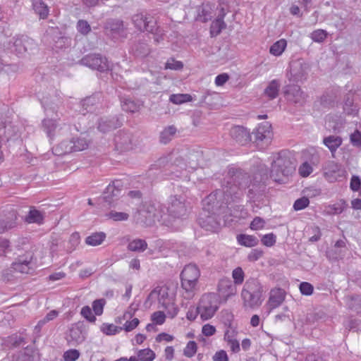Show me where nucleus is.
Masks as SVG:
<instances>
[{"label": "nucleus", "instance_id": "39448f33", "mask_svg": "<svg viewBox=\"0 0 361 361\" xmlns=\"http://www.w3.org/2000/svg\"><path fill=\"white\" fill-rule=\"evenodd\" d=\"M293 164L289 157L284 154L279 153L271 165V177L278 183L283 182L282 177H288L294 171Z\"/></svg>", "mask_w": 361, "mask_h": 361}, {"label": "nucleus", "instance_id": "79ce46f5", "mask_svg": "<svg viewBox=\"0 0 361 361\" xmlns=\"http://www.w3.org/2000/svg\"><path fill=\"white\" fill-rule=\"evenodd\" d=\"M226 24L221 19L216 18L211 25L210 33L212 37L217 36L221 32V30L226 28Z\"/></svg>", "mask_w": 361, "mask_h": 361}, {"label": "nucleus", "instance_id": "338daca9", "mask_svg": "<svg viewBox=\"0 0 361 361\" xmlns=\"http://www.w3.org/2000/svg\"><path fill=\"white\" fill-rule=\"evenodd\" d=\"M276 236L271 233L262 236V243L267 247H271L276 243Z\"/></svg>", "mask_w": 361, "mask_h": 361}, {"label": "nucleus", "instance_id": "393cba45", "mask_svg": "<svg viewBox=\"0 0 361 361\" xmlns=\"http://www.w3.org/2000/svg\"><path fill=\"white\" fill-rule=\"evenodd\" d=\"M225 315L226 317V318L224 320V323L226 326H228V328L225 331V334H224V341H231V340H235V339H237V334H238V331H236V329L232 326V321H233V314L226 311L225 312Z\"/></svg>", "mask_w": 361, "mask_h": 361}, {"label": "nucleus", "instance_id": "5701e85b", "mask_svg": "<svg viewBox=\"0 0 361 361\" xmlns=\"http://www.w3.org/2000/svg\"><path fill=\"white\" fill-rule=\"evenodd\" d=\"M31 39L25 36L13 38L12 46L10 49L11 51L15 52L17 55H22L26 52L27 45L31 43Z\"/></svg>", "mask_w": 361, "mask_h": 361}, {"label": "nucleus", "instance_id": "6e6552de", "mask_svg": "<svg viewBox=\"0 0 361 361\" xmlns=\"http://www.w3.org/2000/svg\"><path fill=\"white\" fill-rule=\"evenodd\" d=\"M80 63L91 69L100 72H104L109 68L106 58L99 54H87L82 58Z\"/></svg>", "mask_w": 361, "mask_h": 361}, {"label": "nucleus", "instance_id": "c03bdc74", "mask_svg": "<svg viewBox=\"0 0 361 361\" xmlns=\"http://www.w3.org/2000/svg\"><path fill=\"white\" fill-rule=\"evenodd\" d=\"M30 261L27 260H18L13 263V268L15 271L22 274H28L30 270Z\"/></svg>", "mask_w": 361, "mask_h": 361}, {"label": "nucleus", "instance_id": "09e8293b", "mask_svg": "<svg viewBox=\"0 0 361 361\" xmlns=\"http://www.w3.org/2000/svg\"><path fill=\"white\" fill-rule=\"evenodd\" d=\"M174 165L178 169H177V172H180L182 170H187L191 169L192 170L196 169L197 164L196 163L189 162V165H188L185 160L183 158H178L174 161Z\"/></svg>", "mask_w": 361, "mask_h": 361}, {"label": "nucleus", "instance_id": "c85d7f7f", "mask_svg": "<svg viewBox=\"0 0 361 361\" xmlns=\"http://www.w3.org/2000/svg\"><path fill=\"white\" fill-rule=\"evenodd\" d=\"M132 51L137 56L144 57L150 52V49L146 41H138L132 46Z\"/></svg>", "mask_w": 361, "mask_h": 361}, {"label": "nucleus", "instance_id": "864d4df0", "mask_svg": "<svg viewBox=\"0 0 361 361\" xmlns=\"http://www.w3.org/2000/svg\"><path fill=\"white\" fill-rule=\"evenodd\" d=\"M106 216L109 219H113L116 221H126L129 217V215L126 212H119L116 211H111L106 214Z\"/></svg>", "mask_w": 361, "mask_h": 361}, {"label": "nucleus", "instance_id": "8fccbe9b", "mask_svg": "<svg viewBox=\"0 0 361 361\" xmlns=\"http://www.w3.org/2000/svg\"><path fill=\"white\" fill-rule=\"evenodd\" d=\"M9 220L6 222L0 221V233H3L5 231L10 229L16 225V215L14 212L10 214Z\"/></svg>", "mask_w": 361, "mask_h": 361}, {"label": "nucleus", "instance_id": "13d9d810", "mask_svg": "<svg viewBox=\"0 0 361 361\" xmlns=\"http://www.w3.org/2000/svg\"><path fill=\"white\" fill-rule=\"evenodd\" d=\"M197 344L195 341H189L183 350V355L187 357H192L197 352Z\"/></svg>", "mask_w": 361, "mask_h": 361}, {"label": "nucleus", "instance_id": "473e14b6", "mask_svg": "<svg viewBox=\"0 0 361 361\" xmlns=\"http://www.w3.org/2000/svg\"><path fill=\"white\" fill-rule=\"evenodd\" d=\"M147 248V243L143 239L136 238L129 242L128 250L135 252H142Z\"/></svg>", "mask_w": 361, "mask_h": 361}, {"label": "nucleus", "instance_id": "a211bd4d", "mask_svg": "<svg viewBox=\"0 0 361 361\" xmlns=\"http://www.w3.org/2000/svg\"><path fill=\"white\" fill-rule=\"evenodd\" d=\"M122 121L117 116L102 117L99 119L97 128L102 133H106L120 127Z\"/></svg>", "mask_w": 361, "mask_h": 361}, {"label": "nucleus", "instance_id": "f257e3e1", "mask_svg": "<svg viewBox=\"0 0 361 361\" xmlns=\"http://www.w3.org/2000/svg\"><path fill=\"white\" fill-rule=\"evenodd\" d=\"M228 175L224 180L223 190L216 191L214 194H210L207 198V201L209 203L217 197L219 199L222 197L220 209L224 207L222 204L228 207L232 202L240 200L246 189H247V195L250 199L255 198L264 189L261 178H258L257 176L251 179L247 173L238 169L229 170Z\"/></svg>", "mask_w": 361, "mask_h": 361}, {"label": "nucleus", "instance_id": "72a5a7b5", "mask_svg": "<svg viewBox=\"0 0 361 361\" xmlns=\"http://www.w3.org/2000/svg\"><path fill=\"white\" fill-rule=\"evenodd\" d=\"M237 240L240 245L249 247L256 246L259 243V240L257 237L247 234L238 235L237 236Z\"/></svg>", "mask_w": 361, "mask_h": 361}, {"label": "nucleus", "instance_id": "49530a36", "mask_svg": "<svg viewBox=\"0 0 361 361\" xmlns=\"http://www.w3.org/2000/svg\"><path fill=\"white\" fill-rule=\"evenodd\" d=\"M232 278L233 279V283L235 286H240L243 284L245 279V272L243 269L240 267H236L232 271Z\"/></svg>", "mask_w": 361, "mask_h": 361}, {"label": "nucleus", "instance_id": "423d86ee", "mask_svg": "<svg viewBox=\"0 0 361 361\" xmlns=\"http://www.w3.org/2000/svg\"><path fill=\"white\" fill-rule=\"evenodd\" d=\"M147 226L161 221L165 215L159 203H146L140 212Z\"/></svg>", "mask_w": 361, "mask_h": 361}, {"label": "nucleus", "instance_id": "4d7b16f0", "mask_svg": "<svg viewBox=\"0 0 361 361\" xmlns=\"http://www.w3.org/2000/svg\"><path fill=\"white\" fill-rule=\"evenodd\" d=\"M80 353L76 349H70L63 353L64 361H76L80 357Z\"/></svg>", "mask_w": 361, "mask_h": 361}, {"label": "nucleus", "instance_id": "5fc2aeb1", "mask_svg": "<svg viewBox=\"0 0 361 361\" xmlns=\"http://www.w3.org/2000/svg\"><path fill=\"white\" fill-rule=\"evenodd\" d=\"M74 143V152L85 149L89 145V142L85 137L73 138Z\"/></svg>", "mask_w": 361, "mask_h": 361}, {"label": "nucleus", "instance_id": "3c124183", "mask_svg": "<svg viewBox=\"0 0 361 361\" xmlns=\"http://www.w3.org/2000/svg\"><path fill=\"white\" fill-rule=\"evenodd\" d=\"M327 35L326 30L318 29L310 34V38L315 42L322 43L326 39Z\"/></svg>", "mask_w": 361, "mask_h": 361}, {"label": "nucleus", "instance_id": "774afa93", "mask_svg": "<svg viewBox=\"0 0 361 361\" xmlns=\"http://www.w3.org/2000/svg\"><path fill=\"white\" fill-rule=\"evenodd\" d=\"M166 315L162 311H157L154 312L152 315V321L157 324L161 325L164 323Z\"/></svg>", "mask_w": 361, "mask_h": 361}, {"label": "nucleus", "instance_id": "f03ea898", "mask_svg": "<svg viewBox=\"0 0 361 361\" xmlns=\"http://www.w3.org/2000/svg\"><path fill=\"white\" fill-rule=\"evenodd\" d=\"M264 287L257 279L251 278L246 281L240 296L245 308L254 309L259 307L263 302Z\"/></svg>", "mask_w": 361, "mask_h": 361}, {"label": "nucleus", "instance_id": "a19ab883", "mask_svg": "<svg viewBox=\"0 0 361 361\" xmlns=\"http://www.w3.org/2000/svg\"><path fill=\"white\" fill-rule=\"evenodd\" d=\"M176 133V128L173 126L166 128L160 135V141L161 143L167 144Z\"/></svg>", "mask_w": 361, "mask_h": 361}, {"label": "nucleus", "instance_id": "2eb2a0df", "mask_svg": "<svg viewBox=\"0 0 361 361\" xmlns=\"http://www.w3.org/2000/svg\"><path fill=\"white\" fill-rule=\"evenodd\" d=\"M200 226L207 231L216 232L220 226V221L216 213L212 214H201L198 219Z\"/></svg>", "mask_w": 361, "mask_h": 361}, {"label": "nucleus", "instance_id": "de8ad7c7", "mask_svg": "<svg viewBox=\"0 0 361 361\" xmlns=\"http://www.w3.org/2000/svg\"><path fill=\"white\" fill-rule=\"evenodd\" d=\"M159 307H163L166 311L165 314L170 318H174L178 312V308L174 304L173 300H171L169 304H164Z\"/></svg>", "mask_w": 361, "mask_h": 361}, {"label": "nucleus", "instance_id": "c756f323", "mask_svg": "<svg viewBox=\"0 0 361 361\" xmlns=\"http://www.w3.org/2000/svg\"><path fill=\"white\" fill-rule=\"evenodd\" d=\"M32 7L40 18H47L49 14V8L42 0H32Z\"/></svg>", "mask_w": 361, "mask_h": 361}, {"label": "nucleus", "instance_id": "1a4fd4ad", "mask_svg": "<svg viewBox=\"0 0 361 361\" xmlns=\"http://www.w3.org/2000/svg\"><path fill=\"white\" fill-rule=\"evenodd\" d=\"M132 20L138 30L154 33L157 20L153 16L148 14L137 13L133 16Z\"/></svg>", "mask_w": 361, "mask_h": 361}, {"label": "nucleus", "instance_id": "9b49d317", "mask_svg": "<svg viewBox=\"0 0 361 361\" xmlns=\"http://www.w3.org/2000/svg\"><path fill=\"white\" fill-rule=\"evenodd\" d=\"M286 99L295 104L302 106L306 102L307 95L297 85H287L283 87Z\"/></svg>", "mask_w": 361, "mask_h": 361}, {"label": "nucleus", "instance_id": "0e129e2a", "mask_svg": "<svg viewBox=\"0 0 361 361\" xmlns=\"http://www.w3.org/2000/svg\"><path fill=\"white\" fill-rule=\"evenodd\" d=\"M106 302L104 299L96 300L92 303V309L96 315H101L103 313L104 306Z\"/></svg>", "mask_w": 361, "mask_h": 361}, {"label": "nucleus", "instance_id": "f3484780", "mask_svg": "<svg viewBox=\"0 0 361 361\" xmlns=\"http://www.w3.org/2000/svg\"><path fill=\"white\" fill-rule=\"evenodd\" d=\"M114 142L117 150H128L131 149L132 135L128 131L119 130L114 137Z\"/></svg>", "mask_w": 361, "mask_h": 361}, {"label": "nucleus", "instance_id": "a18cd8bd", "mask_svg": "<svg viewBox=\"0 0 361 361\" xmlns=\"http://www.w3.org/2000/svg\"><path fill=\"white\" fill-rule=\"evenodd\" d=\"M169 100L175 104H181L185 102H190L192 97L188 94H173L170 96Z\"/></svg>", "mask_w": 361, "mask_h": 361}, {"label": "nucleus", "instance_id": "20e7f679", "mask_svg": "<svg viewBox=\"0 0 361 361\" xmlns=\"http://www.w3.org/2000/svg\"><path fill=\"white\" fill-rule=\"evenodd\" d=\"M221 299L219 295L214 293L203 294L197 304V312L202 321L212 319L219 308Z\"/></svg>", "mask_w": 361, "mask_h": 361}, {"label": "nucleus", "instance_id": "052dcab7", "mask_svg": "<svg viewBox=\"0 0 361 361\" xmlns=\"http://www.w3.org/2000/svg\"><path fill=\"white\" fill-rule=\"evenodd\" d=\"M80 236L78 233H73L68 240V244L70 245L69 247H68V252H71L72 251L75 250L77 246L80 244Z\"/></svg>", "mask_w": 361, "mask_h": 361}, {"label": "nucleus", "instance_id": "9d476101", "mask_svg": "<svg viewBox=\"0 0 361 361\" xmlns=\"http://www.w3.org/2000/svg\"><path fill=\"white\" fill-rule=\"evenodd\" d=\"M307 160H305L298 169V173L302 177H307L313 172V166L317 165L319 161L318 152L314 149H309L304 153Z\"/></svg>", "mask_w": 361, "mask_h": 361}, {"label": "nucleus", "instance_id": "e2e57ef3", "mask_svg": "<svg viewBox=\"0 0 361 361\" xmlns=\"http://www.w3.org/2000/svg\"><path fill=\"white\" fill-rule=\"evenodd\" d=\"M310 204V200L306 197H300L296 200L293 204V209L295 211H300L306 208Z\"/></svg>", "mask_w": 361, "mask_h": 361}, {"label": "nucleus", "instance_id": "7ed1b4c3", "mask_svg": "<svg viewBox=\"0 0 361 361\" xmlns=\"http://www.w3.org/2000/svg\"><path fill=\"white\" fill-rule=\"evenodd\" d=\"M200 276L199 268L193 264L186 265L180 274L181 287L184 290L183 297L192 299L197 290L198 279Z\"/></svg>", "mask_w": 361, "mask_h": 361}, {"label": "nucleus", "instance_id": "2f4dec72", "mask_svg": "<svg viewBox=\"0 0 361 361\" xmlns=\"http://www.w3.org/2000/svg\"><path fill=\"white\" fill-rule=\"evenodd\" d=\"M280 82L278 80H271L264 90V95L269 99H275L279 94Z\"/></svg>", "mask_w": 361, "mask_h": 361}, {"label": "nucleus", "instance_id": "6ab92c4d", "mask_svg": "<svg viewBox=\"0 0 361 361\" xmlns=\"http://www.w3.org/2000/svg\"><path fill=\"white\" fill-rule=\"evenodd\" d=\"M324 170V176L330 182L336 181L344 175V171L341 169V165L334 161H329L325 166Z\"/></svg>", "mask_w": 361, "mask_h": 361}, {"label": "nucleus", "instance_id": "c9c22d12", "mask_svg": "<svg viewBox=\"0 0 361 361\" xmlns=\"http://www.w3.org/2000/svg\"><path fill=\"white\" fill-rule=\"evenodd\" d=\"M287 47V41L281 39L274 42L269 48V53L274 56H280Z\"/></svg>", "mask_w": 361, "mask_h": 361}, {"label": "nucleus", "instance_id": "0eeeda50", "mask_svg": "<svg viewBox=\"0 0 361 361\" xmlns=\"http://www.w3.org/2000/svg\"><path fill=\"white\" fill-rule=\"evenodd\" d=\"M310 71V65L302 59L292 61L290 63L287 77L290 82H298L306 79Z\"/></svg>", "mask_w": 361, "mask_h": 361}, {"label": "nucleus", "instance_id": "aec40b11", "mask_svg": "<svg viewBox=\"0 0 361 361\" xmlns=\"http://www.w3.org/2000/svg\"><path fill=\"white\" fill-rule=\"evenodd\" d=\"M286 298V292L280 288H273L270 290L267 305L270 310L279 307Z\"/></svg>", "mask_w": 361, "mask_h": 361}, {"label": "nucleus", "instance_id": "bf43d9fd", "mask_svg": "<svg viewBox=\"0 0 361 361\" xmlns=\"http://www.w3.org/2000/svg\"><path fill=\"white\" fill-rule=\"evenodd\" d=\"M211 7L209 5H203L200 11L199 17L202 22H207L212 17Z\"/></svg>", "mask_w": 361, "mask_h": 361}, {"label": "nucleus", "instance_id": "69168bd1", "mask_svg": "<svg viewBox=\"0 0 361 361\" xmlns=\"http://www.w3.org/2000/svg\"><path fill=\"white\" fill-rule=\"evenodd\" d=\"M344 203H336L329 206L327 214L330 215H336L341 214L344 210Z\"/></svg>", "mask_w": 361, "mask_h": 361}, {"label": "nucleus", "instance_id": "f704fd0d", "mask_svg": "<svg viewBox=\"0 0 361 361\" xmlns=\"http://www.w3.org/2000/svg\"><path fill=\"white\" fill-rule=\"evenodd\" d=\"M106 235L104 232H96L92 233L85 238V243L90 246H98L105 240Z\"/></svg>", "mask_w": 361, "mask_h": 361}, {"label": "nucleus", "instance_id": "f8f14e48", "mask_svg": "<svg viewBox=\"0 0 361 361\" xmlns=\"http://www.w3.org/2000/svg\"><path fill=\"white\" fill-rule=\"evenodd\" d=\"M166 209L169 215L174 218L184 216L187 212L185 198L182 196H171Z\"/></svg>", "mask_w": 361, "mask_h": 361}, {"label": "nucleus", "instance_id": "bb28decb", "mask_svg": "<svg viewBox=\"0 0 361 361\" xmlns=\"http://www.w3.org/2000/svg\"><path fill=\"white\" fill-rule=\"evenodd\" d=\"M342 142L343 139L338 135H329L323 139V144L329 149L333 157Z\"/></svg>", "mask_w": 361, "mask_h": 361}, {"label": "nucleus", "instance_id": "a878e982", "mask_svg": "<svg viewBox=\"0 0 361 361\" xmlns=\"http://www.w3.org/2000/svg\"><path fill=\"white\" fill-rule=\"evenodd\" d=\"M271 124L268 122H264L258 126L253 132L256 141H263L265 139L270 138L271 135Z\"/></svg>", "mask_w": 361, "mask_h": 361}, {"label": "nucleus", "instance_id": "37998d69", "mask_svg": "<svg viewBox=\"0 0 361 361\" xmlns=\"http://www.w3.org/2000/svg\"><path fill=\"white\" fill-rule=\"evenodd\" d=\"M44 130L49 137H51L57 127L56 121L52 118H44L42 122Z\"/></svg>", "mask_w": 361, "mask_h": 361}, {"label": "nucleus", "instance_id": "58836bf2", "mask_svg": "<svg viewBox=\"0 0 361 361\" xmlns=\"http://www.w3.org/2000/svg\"><path fill=\"white\" fill-rule=\"evenodd\" d=\"M85 340L82 331L76 327L70 330L68 342H73L72 345L80 344Z\"/></svg>", "mask_w": 361, "mask_h": 361}, {"label": "nucleus", "instance_id": "cd10ccee", "mask_svg": "<svg viewBox=\"0 0 361 361\" xmlns=\"http://www.w3.org/2000/svg\"><path fill=\"white\" fill-rule=\"evenodd\" d=\"M55 154L58 156L74 152L73 140H64L54 147Z\"/></svg>", "mask_w": 361, "mask_h": 361}, {"label": "nucleus", "instance_id": "b1692460", "mask_svg": "<svg viewBox=\"0 0 361 361\" xmlns=\"http://www.w3.org/2000/svg\"><path fill=\"white\" fill-rule=\"evenodd\" d=\"M135 308H133L132 306L129 307V308L124 312L123 319L126 320L123 326L120 328V329H123L127 332H130L135 329L138 324H140V320L137 318H134L130 321V319L135 314Z\"/></svg>", "mask_w": 361, "mask_h": 361}, {"label": "nucleus", "instance_id": "ea45409f", "mask_svg": "<svg viewBox=\"0 0 361 361\" xmlns=\"http://www.w3.org/2000/svg\"><path fill=\"white\" fill-rule=\"evenodd\" d=\"M136 357L139 359V361H153L156 355L150 348H145L137 350Z\"/></svg>", "mask_w": 361, "mask_h": 361}, {"label": "nucleus", "instance_id": "4c0bfd02", "mask_svg": "<svg viewBox=\"0 0 361 361\" xmlns=\"http://www.w3.org/2000/svg\"><path fill=\"white\" fill-rule=\"evenodd\" d=\"M122 109L127 112L135 113L140 109V104L127 98L121 101Z\"/></svg>", "mask_w": 361, "mask_h": 361}, {"label": "nucleus", "instance_id": "e433bc0d", "mask_svg": "<svg viewBox=\"0 0 361 361\" xmlns=\"http://www.w3.org/2000/svg\"><path fill=\"white\" fill-rule=\"evenodd\" d=\"M359 108L357 104H354V99L352 97L348 96L345 100L343 105V111L351 116H356L358 113Z\"/></svg>", "mask_w": 361, "mask_h": 361}, {"label": "nucleus", "instance_id": "7c9ffc66", "mask_svg": "<svg viewBox=\"0 0 361 361\" xmlns=\"http://www.w3.org/2000/svg\"><path fill=\"white\" fill-rule=\"evenodd\" d=\"M44 220V214L35 209L34 207H31L28 214L25 217V221L29 224H42Z\"/></svg>", "mask_w": 361, "mask_h": 361}, {"label": "nucleus", "instance_id": "dca6fc26", "mask_svg": "<svg viewBox=\"0 0 361 361\" xmlns=\"http://www.w3.org/2000/svg\"><path fill=\"white\" fill-rule=\"evenodd\" d=\"M123 184L121 180H116L110 183L106 188L104 192V200L109 205H111L114 202V198L118 197L120 195L121 189Z\"/></svg>", "mask_w": 361, "mask_h": 361}, {"label": "nucleus", "instance_id": "6e6d98bb", "mask_svg": "<svg viewBox=\"0 0 361 361\" xmlns=\"http://www.w3.org/2000/svg\"><path fill=\"white\" fill-rule=\"evenodd\" d=\"M78 32L83 35H87L91 31V27L87 21L85 20H79L76 25Z\"/></svg>", "mask_w": 361, "mask_h": 361}, {"label": "nucleus", "instance_id": "412c9836", "mask_svg": "<svg viewBox=\"0 0 361 361\" xmlns=\"http://www.w3.org/2000/svg\"><path fill=\"white\" fill-rule=\"evenodd\" d=\"M236 286L228 279H221L218 284V290L225 299L233 296L237 293Z\"/></svg>", "mask_w": 361, "mask_h": 361}, {"label": "nucleus", "instance_id": "ddd939ff", "mask_svg": "<svg viewBox=\"0 0 361 361\" xmlns=\"http://www.w3.org/2000/svg\"><path fill=\"white\" fill-rule=\"evenodd\" d=\"M173 300V297L169 294V289L166 286H158L151 291L149 294L146 303L150 305L157 302L160 306Z\"/></svg>", "mask_w": 361, "mask_h": 361}, {"label": "nucleus", "instance_id": "680f3d73", "mask_svg": "<svg viewBox=\"0 0 361 361\" xmlns=\"http://www.w3.org/2000/svg\"><path fill=\"white\" fill-rule=\"evenodd\" d=\"M265 224H266V222L264 219H262L259 216H256L251 221L250 228V229H252L253 231L261 230V229L264 228V227L265 226Z\"/></svg>", "mask_w": 361, "mask_h": 361}, {"label": "nucleus", "instance_id": "4be33fe9", "mask_svg": "<svg viewBox=\"0 0 361 361\" xmlns=\"http://www.w3.org/2000/svg\"><path fill=\"white\" fill-rule=\"evenodd\" d=\"M230 133L231 137L242 145L248 143L251 140L250 132L243 126L233 127Z\"/></svg>", "mask_w": 361, "mask_h": 361}, {"label": "nucleus", "instance_id": "4468645a", "mask_svg": "<svg viewBox=\"0 0 361 361\" xmlns=\"http://www.w3.org/2000/svg\"><path fill=\"white\" fill-rule=\"evenodd\" d=\"M106 33L113 38L126 37V27L123 22L120 20L111 19L108 20L105 25Z\"/></svg>", "mask_w": 361, "mask_h": 361}, {"label": "nucleus", "instance_id": "603ef678", "mask_svg": "<svg viewBox=\"0 0 361 361\" xmlns=\"http://www.w3.org/2000/svg\"><path fill=\"white\" fill-rule=\"evenodd\" d=\"M94 102L95 98L94 97H90L82 100L81 102V106L82 108V109L80 110L81 114L85 115L86 113L92 111Z\"/></svg>", "mask_w": 361, "mask_h": 361}]
</instances>
